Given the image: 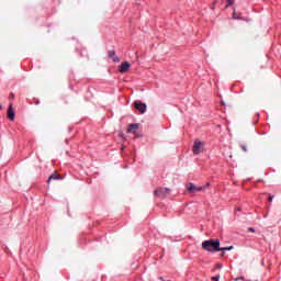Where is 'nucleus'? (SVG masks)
<instances>
[{
	"instance_id": "obj_20",
	"label": "nucleus",
	"mask_w": 281,
	"mask_h": 281,
	"mask_svg": "<svg viewBox=\"0 0 281 281\" xmlns=\"http://www.w3.org/2000/svg\"><path fill=\"white\" fill-rule=\"evenodd\" d=\"M206 188H210V183H206Z\"/></svg>"
},
{
	"instance_id": "obj_6",
	"label": "nucleus",
	"mask_w": 281,
	"mask_h": 281,
	"mask_svg": "<svg viewBox=\"0 0 281 281\" xmlns=\"http://www.w3.org/2000/svg\"><path fill=\"white\" fill-rule=\"evenodd\" d=\"M187 190H189V192H201L203 187H195L194 183H189Z\"/></svg>"
},
{
	"instance_id": "obj_4",
	"label": "nucleus",
	"mask_w": 281,
	"mask_h": 281,
	"mask_svg": "<svg viewBox=\"0 0 281 281\" xmlns=\"http://www.w3.org/2000/svg\"><path fill=\"white\" fill-rule=\"evenodd\" d=\"M203 150V144L199 140H195L193 145V154L194 155H201V151Z\"/></svg>"
},
{
	"instance_id": "obj_17",
	"label": "nucleus",
	"mask_w": 281,
	"mask_h": 281,
	"mask_svg": "<svg viewBox=\"0 0 281 281\" xmlns=\"http://www.w3.org/2000/svg\"><path fill=\"white\" fill-rule=\"evenodd\" d=\"M235 280H236V281H237V280H245V277H239V278H236Z\"/></svg>"
},
{
	"instance_id": "obj_11",
	"label": "nucleus",
	"mask_w": 281,
	"mask_h": 281,
	"mask_svg": "<svg viewBox=\"0 0 281 281\" xmlns=\"http://www.w3.org/2000/svg\"><path fill=\"white\" fill-rule=\"evenodd\" d=\"M232 249H234V246L224 247V248L220 247V251H223L222 256H225V251H232Z\"/></svg>"
},
{
	"instance_id": "obj_18",
	"label": "nucleus",
	"mask_w": 281,
	"mask_h": 281,
	"mask_svg": "<svg viewBox=\"0 0 281 281\" xmlns=\"http://www.w3.org/2000/svg\"><path fill=\"white\" fill-rule=\"evenodd\" d=\"M10 98L14 99V93H11V94H10Z\"/></svg>"
},
{
	"instance_id": "obj_23",
	"label": "nucleus",
	"mask_w": 281,
	"mask_h": 281,
	"mask_svg": "<svg viewBox=\"0 0 281 281\" xmlns=\"http://www.w3.org/2000/svg\"><path fill=\"white\" fill-rule=\"evenodd\" d=\"M122 136H123V134L121 133V134H120V137H122Z\"/></svg>"
},
{
	"instance_id": "obj_8",
	"label": "nucleus",
	"mask_w": 281,
	"mask_h": 281,
	"mask_svg": "<svg viewBox=\"0 0 281 281\" xmlns=\"http://www.w3.org/2000/svg\"><path fill=\"white\" fill-rule=\"evenodd\" d=\"M108 58H111L113 60V63H120V57L115 56L114 50L108 52Z\"/></svg>"
},
{
	"instance_id": "obj_22",
	"label": "nucleus",
	"mask_w": 281,
	"mask_h": 281,
	"mask_svg": "<svg viewBox=\"0 0 281 281\" xmlns=\"http://www.w3.org/2000/svg\"><path fill=\"white\" fill-rule=\"evenodd\" d=\"M237 212H240V207L237 209Z\"/></svg>"
},
{
	"instance_id": "obj_13",
	"label": "nucleus",
	"mask_w": 281,
	"mask_h": 281,
	"mask_svg": "<svg viewBox=\"0 0 281 281\" xmlns=\"http://www.w3.org/2000/svg\"><path fill=\"white\" fill-rule=\"evenodd\" d=\"M234 3V0H227V7L232 5Z\"/></svg>"
},
{
	"instance_id": "obj_5",
	"label": "nucleus",
	"mask_w": 281,
	"mask_h": 281,
	"mask_svg": "<svg viewBox=\"0 0 281 281\" xmlns=\"http://www.w3.org/2000/svg\"><path fill=\"white\" fill-rule=\"evenodd\" d=\"M131 69V65L128 61H124L121 64L119 71L120 74H126V71H128Z\"/></svg>"
},
{
	"instance_id": "obj_15",
	"label": "nucleus",
	"mask_w": 281,
	"mask_h": 281,
	"mask_svg": "<svg viewBox=\"0 0 281 281\" xmlns=\"http://www.w3.org/2000/svg\"><path fill=\"white\" fill-rule=\"evenodd\" d=\"M212 280H213V281H218V280H220V277H213Z\"/></svg>"
},
{
	"instance_id": "obj_1",
	"label": "nucleus",
	"mask_w": 281,
	"mask_h": 281,
	"mask_svg": "<svg viewBox=\"0 0 281 281\" xmlns=\"http://www.w3.org/2000/svg\"><path fill=\"white\" fill-rule=\"evenodd\" d=\"M202 249H204V251H210L211 254L221 251V241L218 239L204 240L202 243Z\"/></svg>"
},
{
	"instance_id": "obj_16",
	"label": "nucleus",
	"mask_w": 281,
	"mask_h": 281,
	"mask_svg": "<svg viewBox=\"0 0 281 281\" xmlns=\"http://www.w3.org/2000/svg\"><path fill=\"white\" fill-rule=\"evenodd\" d=\"M268 201H273V195H269Z\"/></svg>"
},
{
	"instance_id": "obj_12",
	"label": "nucleus",
	"mask_w": 281,
	"mask_h": 281,
	"mask_svg": "<svg viewBox=\"0 0 281 281\" xmlns=\"http://www.w3.org/2000/svg\"><path fill=\"white\" fill-rule=\"evenodd\" d=\"M240 148H241V150H244V153H247V150H248V149H247V145H245V144H241V145H240Z\"/></svg>"
},
{
	"instance_id": "obj_10",
	"label": "nucleus",
	"mask_w": 281,
	"mask_h": 281,
	"mask_svg": "<svg viewBox=\"0 0 281 281\" xmlns=\"http://www.w3.org/2000/svg\"><path fill=\"white\" fill-rule=\"evenodd\" d=\"M138 128H139V124H137V123L130 124V126L127 128V133H137Z\"/></svg>"
},
{
	"instance_id": "obj_21",
	"label": "nucleus",
	"mask_w": 281,
	"mask_h": 281,
	"mask_svg": "<svg viewBox=\"0 0 281 281\" xmlns=\"http://www.w3.org/2000/svg\"><path fill=\"white\" fill-rule=\"evenodd\" d=\"M221 267H222L221 265H217V268H218V269H221Z\"/></svg>"
},
{
	"instance_id": "obj_7",
	"label": "nucleus",
	"mask_w": 281,
	"mask_h": 281,
	"mask_svg": "<svg viewBox=\"0 0 281 281\" xmlns=\"http://www.w3.org/2000/svg\"><path fill=\"white\" fill-rule=\"evenodd\" d=\"M60 179H63V177H60V175H58V172L55 171L53 175L48 177L47 183H52V181H60Z\"/></svg>"
},
{
	"instance_id": "obj_14",
	"label": "nucleus",
	"mask_w": 281,
	"mask_h": 281,
	"mask_svg": "<svg viewBox=\"0 0 281 281\" xmlns=\"http://www.w3.org/2000/svg\"><path fill=\"white\" fill-rule=\"evenodd\" d=\"M233 19H240V16H238V15L236 14V12H234V13H233Z\"/></svg>"
},
{
	"instance_id": "obj_2",
	"label": "nucleus",
	"mask_w": 281,
	"mask_h": 281,
	"mask_svg": "<svg viewBox=\"0 0 281 281\" xmlns=\"http://www.w3.org/2000/svg\"><path fill=\"white\" fill-rule=\"evenodd\" d=\"M155 196H158L159 199H166L170 194V189L168 188H159L156 189L154 192Z\"/></svg>"
},
{
	"instance_id": "obj_19",
	"label": "nucleus",
	"mask_w": 281,
	"mask_h": 281,
	"mask_svg": "<svg viewBox=\"0 0 281 281\" xmlns=\"http://www.w3.org/2000/svg\"><path fill=\"white\" fill-rule=\"evenodd\" d=\"M248 232H255V229L254 228H248Z\"/></svg>"
},
{
	"instance_id": "obj_24",
	"label": "nucleus",
	"mask_w": 281,
	"mask_h": 281,
	"mask_svg": "<svg viewBox=\"0 0 281 281\" xmlns=\"http://www.w3.org/2000/svg\"><path fill=\"white\" fill-rule=\"evenodd\" d=\"M0 109H1V105H0Z\"/></svg>"
},
{
	"instance_id": "obj_9",
	"label": "nucleus",
	"mask_w": 281,
	"mask_h": 281,
	"mask_svg": "<svg viewBox=\"0 0 281 281\" xmlns=\"http://www.w3.org/2000/svg\"><path fill=\"white\" fill-rule=\"evenodd\" d=\"M14 110H12V103H10L9 109H8V117L11 122H14Z\"/></svg>"
},
{
	"instance_id": "obj_3",
	"label": "nucleus",
	"mask_w": 281,
	"mask_h": 281,
	"mask_svg": "<svg viewBox=\"0 0 281 281\" xmlns=\"http://www.w3.org/2000/svg\"><path fill=\"white\" fill-rule=\"evenodd\" d=\"M134 108L142 114L146 113V103H142V101H135Z\"/></svg>"
}]
</instances>
